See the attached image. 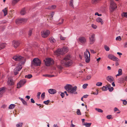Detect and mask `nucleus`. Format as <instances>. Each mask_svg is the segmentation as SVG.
<instances>
[{
  "instance_id": "nucleus-1",
  "label": "nucleus",
  "mask_w": 127,
  "mask_h": 127,
  "mask_svg": "<svg viewBox=\"0 0 127 127\" xmlns=\"http://www.w3.org/2000/svg\"><path fill=\"white\" fill-rule=\"evenodd\" d=\"M70 56L68 55L66 56L61 61L62 65L66 66H68L71 65L72 62L70 60Z\"/></svg>"
},
{
  "instance_id": "nucleus-2",
  "label": "nucleus",
  "mask_w": 127,
  "mask_h": 127,
  "mask_svg": "<svg viewBox=\"0 0 127 127\" xmlns=\"http://www.w3.org/2000/svg\"><path fill=\"white\" fill-rule=\"evenodd\" d=\"M12 59L15 61L20 62L19 63L18 65L20 64L21 66L24 65L26 61V59L25 58L19 55H16L15 56L13 57Z\"/></svg>"
},
{
  "instance_id": "nucleus-3",
  "label": "nucleus",
  "mask_w": 127,
  "mask_h": 127,
  "mask_svg": "<svg viewBox=\"0 0 127 127\" xmlns=\"http://www.w3.org/2000/svg\"><path fill=\"white\" fill-rule=\"evenodd\" d=\"M77 89V87L75 86L73 87L70 84L66 85L65 86V89L68 92L72 94H77L76 91Z\"/></svg>"
},
{
  "instance_id": "nucleus-4",
  "label": "nucleus",
  "mask_w": 127,
  "mask_h": 127,
  "mask_svg": "<svg viewBox=\"0 0 127 127\" xmlns=\"http://www.w3.org/2000/svg\"><path fill=\"white\" fill-rule=\"evenodd\" d=\"M41 61L38 58H36L34 59L32 62V65L34 66H39L40 65Z\"/></svg>"
},
{
  "instance_id": "nucleus-5",
  "label": "nucleus",
  "mask_w": 127,
  "mask_h": 127,
  "mask_svg": "<svg viewBox=\"0 0 127 127\" xmlns=\"http://www.w3.org/2000/svg\"><path fill=\"white\" fill-rule=\"evenodd\" d=\"M84 55L86 62L89 63L90 61V54L89 52L87 50V49L84 52Z\"/></svg>"
},
{
  "instance_id": "nucleus-6",
  "label": "nucleus",
  "mask_w": 127,
  "mask_h": 127,
  "mask_svg": "<svg viewBox=\"0 0 127 127\" xmlns=\"http://www.w3.org/2000/svg\"><path fill=\"white\" fill-rule=\"evenodd\" d=\"M117 7L116 3L112 0H111L110 2V9L111 11H114Z\"/></svg>"
},
{
  "instance_id": "nucleus-7",
  "label": "nucleus",
  "mask_w": 127,
  "mask_h": 127,
  "mask_svg": "<svg viewBox=\"0 0 127 127\" xmlns=\"http://www.w3.org/2000/svg\"><path fill=\"white\" fill-rule=\"evenodd\" d=\"M45 65L46 66H48L54 64V60L51 58H47L46 60H44Z\"/></svg>"
},
{
  "instance_id": "nucleus-8",
  "label": "nucleus",
  "mask_w": 127,
  "mask_h": 127,
  "mask_svg": "<svg viewBox=\"0 0 127 127\" xmlns=\"http://www.w3.org/2000/svg\"><path fill=\"white\" fill-rule=\"evenodd\" d=\"M41 33L42 37L45 38L49 35L50 34V32L49 31L46 30L41 32Z\"/></svg>"
},
{
  "instance_id": "nucleus-9",
  "label": "nucleus",
  "mask_w": 127,
  "mask_h": 127,
  "mask_svg": "<svg viewBox=\"0 0 127 127\" xmlns=\"http://www.w3.org/2000/svg\"><path fill=\"white\" fill-rule=\"evenodd\" d=\"M22 66L20 64L18 65L16 68L14 70V72L15 75H16L18 73V71H20L22 68Z\"/></svg>"
},
{
  "instance_id": "nucleus-10",
  "label": "nucleus",
  "mask_w": 127,
  "mask_h": 127,
  "mask_svg": "<svg viewBox=\"0 0 127 127\" xmlns=\"http://www.w3.org/2000/svg\"><path fill=\"white\" fill-rule=\"evenodd\" d=\"M27 19L25 18H20L16 19V23L17 24H19L20 23H24L26 22Z\"/></svg>"
},
{
  "instance_id": "nucleus-11",
  "label": "nucleus",
  "mask_w": 127,
  "mask_h": 127,
  "mask_svg": "<svg viewBox=\"0 0 127 127\" xmlns=\"http://www.w3.org/2000/svg\"><path fill=\"white\" fill-rule=\"evenodd\" d=\"M89 41L91 44H93L95 40V34H93L89 37Z\"/></svg>"
},
{
  "instance_id": "nucleus-12",
  "label": "nucleus",
  "mask_w": 127,
  "mask_h": 127,
  "mask_svg": "<svg viewBox=\"0 0 127 127\" xmlns=\"http://www.w3.org/2000/svg\"><path fill=\"white\" fill-rule=\"evenodd\" d=\"M26 82V81L24 79L21 80L17 84V88H20L25 84Z\"/></svg>"
},
{
  "instance_id": "nucleus-13",
  "label": "nucleus",
  "mask_w": 127,
  "mask_h": 127,
  "mask_svg": "<svg viewBox=\"0 0 127 127\" xmlns=\"http://www.w3.org/2000/svg\"><path fill=\"white\" fill-rule=\"evenodd\" d=\"M108 58L109 59L116 62L118 61L119 60V59L118 58L114 56L112 54L108 55Z\"/></svg>"
},
{
  "instance_id": "nucleus-14",
  "label": "nucleus",
  "mask_w": 127,
  "mask_h": 127,
  "mask_svg": "<svg viewBox=\"0 0 127 127\" xmlns=\"http://www.w3.org/2000/svg\"><path fill=\"white\" fill-rule=\"evenodd\" d=\"M55 53L56 55L58 56H59L60 55H63V53L62 52V49H58L55 52Z\"/></svg>"
},
{
  "instance_id": "nucleus-15",
  "label": "nucleus",
  "mask_w": 127,
  "mask_h": 127,
  "mask_svg": "<svg viewBox=\"0 0 127 127\" xmlns=\"http://www.w3.org/2000/svg\"><path fill=\"white\" fill-rule=\"evenodd\" d=\"M7 82L8 84L9 85H12L14 84V82L12 78L11 77L8 78Z\"/></svg>"
},
{
  "instance_id": "nucleus-16",
  "label": "nucleus",
  "mask_w": 127,
  "mask_h": 127,
  "mask_svg": "<svg viewBox=\"0 0 127 127\" xmlns=\"http://www.w3.org/2000/svg\"><path fill=\"white\" fill-rule=\"evenodd\" d=\"M20 44V42L19 41H13V45L15 48H16L17 47H18L19 46Z\"/></svg>"
},
{
  "instance_id": "nucleus-17",
  "label": "nucleus",
  "mask_w": 127,
  "mask_h": 127,
  "mask_svg": "<svg viewBox=\"0 0 127 127\" xmlns=\"http://www.w3.org/2000/svg\"><path fill=\"white\" fill-rule=\"evenodd\" d=\"M79 41L82 43H85L86 41V39L85 37H81L79 39Z\"/></svg>"
},
{
  "instance_id": "nucleus-18",
  "label": "nucleus",
  "mask_w": 127,
  "mask_h": 127,
  "mask_svg": "<svg viewBox=\"0 0 127 127\" xmlns=\"http://www.w3.org/2000/svg\"><path fill=\"white\" fill-rule=\"evenodd\" d=\"M96 21L98 23H100L101 25H103V20L100 17H98L96 18Z\"/></svg>"
},
{
  "instance_id": "nucleus-19",
  "label": "nucleus",
  "mask_w": 127,
  "mask_h": 127,
  "mask_svg": "<svg viewBox=\"0 0 127 127\" xmlns=\"http://www.w3.org/2000/svg\"><path fill=\"white\" fill-rule=\"evenodd\" d=\"M107 79L108 81L111 83L114 80V79L112 76H108L107 77Z\"/></svg>"
},
{
  "instance_id": "nucleus-20",
  "label": "nucleus",
  "mask_w": 127,
  "mask_h": 127,
  "mask_svg": "<svg viewBox=\"0 0 127 127\" xmlns=\"http://www.w3.org/2000/svg\"><path fill=\"white\" fill-rule=\"evenodd\" d=\"M51 94H54L56 92V90L53 89H50L48 91Z\"/></svg>"
},
{
  "instance_id": "nucleus-21",
  "label": "nucleus",
  "mask_w": 127,
  "mask_h": 127,
  "mask_svg": "<svg viewBox=\"0 0 127 127\" xmlns=\"http://www.w3.org/2000/svg\"><path fill=\"white\" fill-rule=\"evenodd\" d=\"M62 51L64 54L67 52L68 51V48L67 47H64L63 49H62Z\"/></svg>"
},
{
  "instance_id": "nucleus-22",
  "label": "nucleus",
  "mask_w": 127,
  "mask_h": 127,
  "mask_svg": "<svg viewBox=\"0 0 127 127\" xmlns=\"http://www.w3.org/2000/svg\"><path fill=\"white\" fill-rule=\"evenodd\" d=\"M122 74V70L121 69H119L118 71V74L116 75V76L117 77L118 76L121 75Z\"/></svg>"
},
{
  "instance_id": "nucleus-23",
  "label": "nucleus",
  "mask_w": 127,
  "mask_h": 127,
  "mask_svg": "<svg viewBox=\"0 0 127 127\" xmlns=\"http://www.w3.org/2000/svg\"><path fill=\"white\" fill-rule=\"evenodd\" d=\"M49 40L51 43H55L56 42L55 40L53 37H50Z\"/></svg>"
},
{
  "instance_id": "nucleus-24",
  "label": "nucleus",
  "mask_w": 127,
  "mask_h": 127,
  "mask_svg": "<svg viewBox=\"0 0 127 127\" xmlns=\"http://www.w3.org/2000/svg\"><path fill=\"white\" fill-rule=\"evenodd\" d=\"M3 12L4 16H5L7 14V8H5L2 10Z\"/></svg>"
},
{
  "instance_id": "nucleus-25",
  "label": "nucleus",
  "mask_w": 127,
  "mask_h": 127,
  "mask_svg": "<svg viewBox=\"0 0 127 127\" xmlns=\"http://www.w3.org/2000/svg\"><path fill=\"white\" fill-rule=\"evenodd\" d=\"M5 91V87H4L0 88V94H2Z\"/></svg>"
},
{
  "instance_id": "nucleus-26",
  "label": "nucleus",
  "mask_w": 127,
  "mask_h": 127,
  "mask_svg": "<svg viewBox=\"0 0 127 127\" xmlns=\"http://www.w3.org/2000/svg\"><path fill=\"white\" fill-rule=\"evenodd\" d=\"M91 123H84L83 125L85 126L86 127H89L91 126Z\"/></svg>"
},
{
  "instance_id": "nucleus-27",
  "label": "nucleus",
  "mask_w": 127,
  "mask_h": 127,
  "mask_svg": "<svg viewBox=\"0 0 127 127\" xmlns=\"http://www.w3.org/2000/svg\"><path fill=\"white\" fill-rule=\"evenodd\" d=\"M56 7V6L55 5H52L51 6L48 7L47 9H55Z\"/></svg>"
},
{
  "instance_id": "nucleus-28",
  "label": "nucleus",
  "mask_w": 127,
  "mask_h": 127,
  "mask_svg": "<svg viewBox=\"0 0 127 127\" xmlns=\"http://www.w3.org/2000/svg\"><path fill=\"white\" fill-rule=\"evenodd\" d=\"M121 16L123 17L127 18V12H123L121 14Z\"/></svg>"
},
{
  "instance_id": "nucleus-29",
  "label": "nucleus",
  "mask_w": 127,
  "mask_h": 127,
  "mask_svg": "<svg viewBox=\"0 0 127 127\" xmlns=\"http://www.w3.org/2000/svg\"><path fill=\"white\" fill-rule=\"evenodd\" d=\"M19 99H20L24 104L27 105V103L23 98L19 97Z\"/></svg>"
},
{
  "instance_id": "nucleus-30",
  "label": "nucleus",
  "mask_w": 127,
  "mask_h": 127,
  "mask_svg": "<svg viewBox=\"0 0 127 127\" xmlns=\"http://www.w3.org/2000/svg\"><path fill=\"white\" fill-rule=\"evenodd\" d=\"M5 46V44L4 43H1L0 44V50L4 48Z\"/></svg>"
},
{
  "instance_id": "nucleus-31",
  "label": "nucleus",
  "mask_w": 127,
  "mask_h": 127,
  "mask_svg": "<svg viewBox=\"0 0 127 127\" xmlns=\"http://www.w3.org/2000/svg\"><path fill=\"white\" fill-rule=\"evenodd\" d=\"M42 76H43L48 77H51L54 76V75H49L48 74H43Z\"/></svg>"
},
{
  "instance_id": "nucleus-32",
  "label": "nucleus",
  "mask_w": 127,
  "mask_h": 127,
  "mask_svg": "<svg viewBox=\"0 0 127 127\" xmlns=\"http://www.w3.org/2000/svg\"><path fill=\"white\" fill-rule=\"evenodd\" d=\"M26 13L25 8H23L21 11V14L22 15H24Z\"/></svg>"
},
{
  "instance_id": "nucleus-33",
  "label": "nucleus",
  "mask_w": 127,
  "mask_h": 127,
  "mask_svg": "<svg viewBox=\"0 0 127 127\" xmlns=\"http://www.w3.org/2000/svg\"><path fill=\"white\" fill-rule=\"evenodd\" d=\"M108 90H109L110 92H112L113 90V87H110V85H108Z\"/></svg>"
},
{
  "instance_id": "nucleus-34",
  "label": "nucleus",
  "mask_w": 127,
  "mask_h": 127,
  "mask_svg": "<svg viewBox=\"0 0 127 127\" xmlns=\"http://www.w3.org/2000/svg\"><path fill=\"white\" fill-rule=\"evenodd\" d=\"M108 85L104 86L102 88V90L104 91H106L108 90Z\"/></svg>"
},
{
  "instance_id": "nucleus-35",
  "label": "nucleus",
  "mask_w": 127,
  "mask_h": 127,
  "mask_svg": "<svg viewBox=\"0 0 127 127\" xmlns=\"http://www.w3.org/2000/svg\"><path fill=\"white\" fill-rule=\"evenodd\" d=\"M15 105L14 104H11L10 105L9 107V108L10 109H13L15 107Z\"/></svg>"
},
{
  "instance_id": "nucleus-36",
  "label": "nucleus",
  "mask_w": 127,
  "mask_h": 127,
  "mask_svg": "<svg viewBox=\"0 0 127 127\" xmlns=\"http://www.w3.org/2000/svg\"><path fill=\"white\" fill-rule=\"evenodd\" d=\"M19 0H13L12 1V3L14 5H15L18 2Z\"/></svg>"
},
{
  "instance_id": "nucleus-37",
  "label": "nucleus",
  "mask_w": 127,
  "mask_h": 127,
  "mask_svg": "<svg viewBox=\"0 0 127 127\" xmlns=\"http://www.w3.org/2000/svg\"><path fill=\"white\" fill-rule=\"evenodd\" d=\"M73 0H71L70 1L69 5L70 6L72 7H74V5L73 4Z\"/></svg>"
},
{
  "instance_id": "nucleus-38",
  "label": "nucleus",
  "mask_w": 127,
  "mask_h": 127,
  "mask_svg": "<svg viewBox=\"0 0 127 127\" xmlns=\"http://www.w3.org/2000/svg\"><path fill=\"white\" fill-rule=\"evenodd\" d=\"M104 48L105 50L107 51H108L110 50V48L109 47L106 45H105Z\"/></svg>"
},
{
  "instance_id": "nucleus-39",
  "label": "nucleus",
  "mask_w": 127,
  "mask_h": 127,
  "mask_svg": "<svg viewBox=\"0 0 127 127\" xmlns=\"http://www.w3.org/2000/svg\"><path fill=\"white\" fill-rule=\"evenodd\" d=\"M32 77V76L31 74H29L28 75H26L25 76V78H27L29 79L31 78Z\"/></svg>"
},
{
  "instance_id": "nucleus-40",
  "label": "nucleus",
  "mask_w": 127,
  "mask_h": 127,
  "mask_svg": "<svg viewBox=\"0 0 127 127\" xmlns=\"http://www.w3.org/2000/svg\"><path fill=\"white\" fill-rule=\"evenodd\" d=\"M95 109L98 112H99L102 113L103 112V111L101 109H100L96 108Z\"/></svg>"
},
{
  "instance_id": "nucleus-41",
  "label": "nucleus",
  "mask_w": 127,
  "mask_h": 127,
  "mask_svg": "<svg viewBox=\"0 0 127 127\" xmlns=\"http://www.w3.org/2000/svg\"><path fill=\"white\" fill-rule=\"evenodd\" d=\"M91 26L94 29H96L97 28V26L94 24H92Z\"/></svg>"
},
{
  "instance_id": "nucleus-42",
  "label": "nucleus",
  "mask_w": 127,
  "mask_h": 127,
  "mask_svg": "<svg viewBox=\"0 0 127 127\" xmlns=\"http://www.w3.org/2000/svg\"><path fill=\"white\" fill-rule=\"evenodd\" d=\"M102 85V83L101 82H98L96 84V85L97 86H100Z\"/></svg>"
},
{
  "instance_id": "nucleus-43",
  "label": "nucleus",
  "mask_w": 127,
  "mask_h": 127,
  "mask_svg": "<svg viewBox=\"0 0 127 127\" xmlns=\"http://www.w3.org/2000/svg\"><path fill=\"white\" fill-rule=\"evenodd\" d=\"M88 85V84H85L83 85V89H85L87 88V86Z\"/></svg>"
},
{
  "instance_id": "nucleus-44",
  "label": "nucleus",
  "mask_w": 127,
  "mask_h": 127,
  "mask_svg": "<svg viewBox=\"0 0 127 127\" xmlns=\"http://www.w3.org/2000/svg\"><path fill=\"white\" fill-rule=\"evenodd\" d=\"M77 114L79 115H81V113L79 109H78L77 111Z\"/></svg>"
},
{
  "instance_id": "nucleus-45",
  "label": "nucleus",
  "mask_w": 127,
  "mask_h": 127,
  "mask_svg": "<svg viewBox=\"0 0 127 127\" xmlns=\"http://www.w3.org/2000/svg\"><path fill=\"white\" fill-rule=\"evenodd\" d=\"M41 97L42 98L44 99L45 97V93H43L41 95Z\"/></svg>"
},
{
  "instance_id": "nucleus-46",
  "label": "nucleus",
  "mask_w": 127,
  "mask_h": 127,
  "mask_svg": "<svg viewBox=\"0 0 127 127\" xmlns=\"http://www.w3.org/2000/svg\"><path fill=\"white\" fill-rule=\"evenodd\" d=\"M98 1V0H92V3L93 4H95Z\"/></svg>"
},
{
  "instance_id": "nucleus-47",
  "label": "nucleus",
  "mask_w": 127,
  "mask_h": 127,
  "mask_svg": "<svg viewBox=\"0 0 127 127\" xmlns=\"http://www.w3.org/2000/svg\"><path fill=\"white\" fill-rule=\"evenodd\" d=\"M116 39L117 40L119 41L121 40V37L120 36L117 37L116 38Z\"/></svg>"
},
{
  "instance_id": "nucleus-48",
  "label": "nucleus",
  "mask_w": 127,
  "mask_h": 127,
  "mask_svg": "<svg viewBox=\"0 0 127 127\" xmlns=\"http://www.w3.org/2000/svg\"><path fill=\"white\" fill-rule=\"evenodd\" d=\"M50 102V100H47V101H44L43 103L47 105Z\"/></svg>"
},
{
  "instance_id": "nucleus-49",
  "label": "nucleus",
  "mask_w": 127,
  "mask_h": 127,
  "mask_svg": "<svg viewBox=\"0 0 127 127\" xmlns=\"http://www.w3.org/2000/svg\"><path fill=\"white\" fill-rule=\"evenodd\" d=\"M54 12H52V13H51V14H50V16H51V18H50V19H53V17L54 16Z\"/></svg>"
},
{
  "instance_id": "nucleus-50",
  "label": "nucleus",
  "mask_w": 127,
  "mask_h": 127,
  "mask_svg": "<svg viewBox=\"0 0 127 127\" xmlns=\"http://www.w3.org/2000/svg\"><path fill=\"white\" fill-rule=\"evenodd\" d=\"M23 124L22 123H21L20 124H18L16 125L17 127H21Z\"/></svg>"
},
{
  "instance_id": "nucleus-51",
  "label": "nucleus",
  "mask_w": 127,
  "mask_h": 127,
  "mask_svg": "<svg viewBox=\"0 0 127 127\" xmlns=\"http://www.w3.org/2000/svg\"><path fill=\"white\" fill-rule=\"evenodd\" d=\"M91 77V76L90 75L87 76L86 77V80H88L90 79Z\"/></svg>"
},
{
  "instance_id": "nucleus-52",
  "label": "nucleus",
  "mask_w": 127,
  "mask_h": 127,
  "mask_svg": "<svg viewBox=\"0 0 127 127\" xmlns=\"http://www.w3.org/2000/svg\"><path fill=\"white\" fill-rule=\"evenodd\" d=\"M65 37H63L61 35H60V38L61 40H65Z\"/></svg>"
},
{
  "instance_id": "nucleus-53",
  "label": "nucleus",
  "mask_w": 127,
  "mask_h": 127,
  "mask_svg": "<svg viewBox=\"0 0 127 127\" xmlns=\"http://www.w3.org/2000/svg\"><path fill=\"white\" fill-rule=\"evenodd\" d=\"M32 33V30H29V35L30 36L31 35Z\"/></svg>"
},
{
  "instance_id": "nucleus-54",
  "label": "nucleus",
  "mask_w": 127,
  "mask_h": 127,
  "mask_svg": "<svg viewBox=\"0 0 127 127\" xmlns=\"http://www.w3.org/2000/svg\"><path fill=\"white\" fill-rule=\"evenodd\" d=\"M123 103L125 105H126L127 103V102L125 100H123Z\"/></svg>"
},
{
  "instance_id": "nucleus-55",
  "label": "nucleus",
  "mask_w": 127,
  "mask_h": 127,
  "mask_svg": "<svg viewBox=\"0 0 127 127\" xmlns=\"http://www.w3.org/2000/svg\"><path fill=\"white\" fill-rule=\"evenodd\" d=\"M41 94V93L40 92H38L37 93V97L38 99L39 98V96Z\"/></svg>"
},
{
  "instance_id": "nucleus-56",
  "label": "nucleus",
  "mask_w": 127,
  "mask_h": 127,
  "mask_svg": "<svg viewBox=\"0 0 127 127\" xmlns=\"http://www.w3.org/2000/svg\"><path fill=\"white\" fill-rule=\"evenodd\" d=\"M95 15H97L98 16H101L102 15L101 14H99L98 12H96L95 13Z\"/></svg>"
},
{
  "instance_id": "nucleus-57",
  "label": "nucleus",
  "mask_w": 127,
  "mask_h": 127,
  "mask_svg": "<svg viewBox=\"0 0 127 127\" xmlns=\"http://www.w3.org/2000/svg\"><path fill=\"white\" fill-rule=\"evenodd\" d=\"M112 116L111 115H109L107 116V119H110L111 118Z\"/></svg>"
},
{
  "instance_id": "nucleus-58",
  "label": "nucleus",
  "mask_w": 127,
  "mask_h": 127,
  "mask_svg": "<svg viewBox=\"0 0 127 127\" xmlns=\"http://www.w3.org/2000/svg\"><path fill=\"white\" fill-rule=\"evenodd\" d=\"M96 91H97V92H96V93H95L92 92L91 94H93L94 95H97L98 94V91L97 90H96Z\"/></svg>"
},
{
  "instance_id": "nucleus-59",
  "label": "nucleus",
  "mask_w": 127,
  "mask_h": 127,
  "mask_svg": "<svg viewBox=\"0 0 127 127\" xmlns=\"http://www.w3.org/2000/svg\"><path fill=\"white\" fill-rule=\"evenodd\" d=\"M61 95L62 97L63 98L64 97V93H62L61 94Z\"/></svg>"
},
{
  "instance_id": "nucleus-60",
  "label": "nucleus",
  "mask_w": 127,
  "mask_h": 127,
  "mask_svg": "<svg viewBox=\"0 0 127 127\" xmlns=\"http://www.w3.org/2000/svg\"><path fill=\"white\" fill-rule=\"evenodd\" d=\"M90 51L92 53H96V52H95L94 50H93L91 49L90 50Z\"/></svg>"
},
{
  "instance_id": "nucleus-61",
  "label": "nucleus",
  "mask_w": 127,
  "mask_h": 127,
  "mask_svg": "<svg viewBox=\"0 0 127 127\" xmlns=\"http://www.w3.org/2000/svg\"><path fill=\"white\" fill-rule=\"evenodd\" d=\"M31 102L33 103H35V101L33 100V99L32 98L31 99Z\"/></svg>"
},
{
  "instance_id": "nucleus-62",
  "label": "nucleus",
  "mask_w": 127,
  "mask_h": 127,
  "mask_svg": "<svg viewBox=\"0 0 127 127\" xmlns=\"http://www.w3.org/2000/svg\"><path fill=\"white\" fill-rule=\"evenodd\" d=\"M64 21V19H62V22L61 23H59L58 24L59 25H60V24H62L63 23Z\"/></svg>"
},
{
  "instance_id": "nucleus-63",
  "label": "nucleus",
  "mask_w": 127,
  "mask_h": 127,
  "mask_svg": "<svg viewBox=\"0 0 127 127\" xmlns=\"http://www.w3.org/2000/svg\"><path fill=\"white\" fill-rule=\"evenodd\" d=\"M124 46L125 47L127 48V42H126L124 44Z\"/></svg>"
},
{
  "instance_id": "nucleus-64",
  "label": "nucleus",
  "mask_w": 127,
  "mask_h": 127,
  "mask_svg": "<svg viewBox=\"0 0 127 127\" xmlns=\"http://www.w3.org/2000/svg\"><path fill=\"white\" fill-rule=\"evenodd\" d=\"M114 110L116 112L117 111H119V110L118 109V108H117L115 107L114 109Z\"/></svg>"
}]
</instances>
